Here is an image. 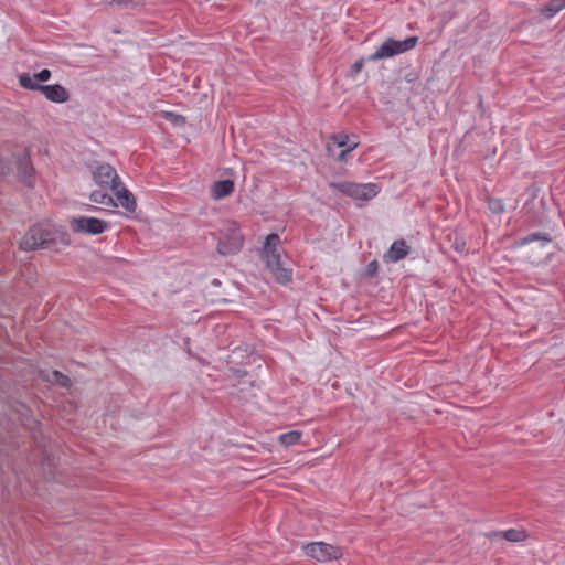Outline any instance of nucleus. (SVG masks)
I'll return each mask as SVG.
<instances>
[{
    "label": "nucleus",
    "mask_w": 565,
    "mask_h": 565,
    "mask_svg": "<svg viewBox=\"0 0 565 565\" xmlns=\"http://www.w3.org/2000/svg\"><path fill=\"white\" fill-rule=\"evenodd\" d=\"M300 438H301V433L300 431H298V430H290L288 433L281 434L279 436V441L285 447H289V446H292V445L297 444L300 440Z\"/></svg>",
    "instance_id": "6ab92c4d"
},
{
    "label": "nucleus",
    "mask_w": 565,
    "mask_h": 565,
    "mask_svg": "<svg viewBox=\"0 0 565 565\" xmlns=\"http://www.w3.org/2000/svg\"><path fill=\"white\" fill-rule=\"evenodd\" d=\"M89 200L96 204H102L106 206H115V201L107 192L103 190L93 191L89 195Z\"/></svg>",
    "instance_id": "f3484780"
},
{
    "label": "nucleus",
    "mask_w": 565,
    "mask_h": 565,
    "mask_svg": "<svg viewBox=\"0 0 565 565\" xmlns=\"http://www.w3.org/2000/svg\"><path fill=\"white\" fill-rule=\"evenodd\" d=\"M17 174L21 182H23L28 186H33L34 184V169L32 167L29 154L23 153L20 158L17 159L15 162Z\"/></svg>",
    "instance_id": "1a4fd4ad"
},
{
    "label": "nucleus",
    "mask_w": 565,
    "mask_h": 565,
    "mask_svg": "<svg viewBox=\"0 0 565 565\" xmlns=\"http://www.w3.org/2000/svg\"><path fill=\"white\" fill-rule=\"evenodd\" d=\"M418 38H406L404 41L387 40L384 42L373 54L370 55L369 60L376 61L382 58H388L396 54L404 53L415 47Z\"/></svg>",
    "instance_id": "7ed1b4c3"
},
{
    "label": "nucleus",
    "mask_w": 565,
    "mask_h": 565,
    "mask_svg": "<svg viewBox=\"0 0 565 565\" xmlns=\"http://www.w3.org/2000/svg\"><path fill=\"white\" fill-rule=\"evenodd\" d=\"M565 8V0H550L547 4L542 8L541 14H543L545 18L554 17L556 13H558L561 10Z\"/></svg>",
    "instance_id": "dca6fc26"
},
{
    "label": "nucleus",
    "mask_w": 565,
    "mask_h": 565,
    "mask_svg": "<svg viewBox=\"0 0 565 565\" xmlns=\"http://www.w3.org/2000/svg\"><path fill=\"white\" fill-rule=\"evenodd\" d=\"M41 93L46 99L53 103H65L68 98V92L60 84L45 85L41 87Z\"/></svg>",
    "instance_id": "f8f14e48"
},
{
    "label": "nucleus",
    "mask_w": 565,
    "mask_h": 565,
    "mask_svg": "<svg viewBox=\"0 0 565 565\" xmlns=\"http://www.w3.org/2000/svg\"><path fill=\"white\" fill-rule=\"evenodd\" d=\"M47 381L52 382V383H55L62 387H68L70 384H71V381L70 379L62 374L61 372L58 371H52L49 375H47Z\"/></svg>",
    "instance_id": "4be33fe9"
},
{
    "label": "nucleus",
    "mask_w": 565,
    "mask_h": 565,
    "mask_svg": "<svg viewBox=\"0 0 565 565\" xmlns=\"http://www.w3.org/2000/svg\"><path fill=\"white\" fill-rule=\"evenodd\" d=\"M411 252V247L404 239L395 241L388 250L384 254L383 259L386 263H397L405 258Z\"/></svg>",
    "instance_id": "9d476101"
},
{
    "label": "nucleus",
    "mask_w": 565,
    "mask_h": 565,
    "mask_svg": "<svg viewBox=\"0 0 565 565\" xmlns=\"http://www.w3.org/2000/svg\"><path fill=\"white\" fill-rule=\"evenodd\" d=\"M364 63H365V60H364L363 57H361V58L356 60V61L352 64V66H351V68H350V71H349V73H348V77H349V78H351V79H353V81L358 79V77H359L360 73L362 72V70H363V67H364Z\"/></svg>",
    "instance_id": "b1692460"
},
{
    "label": "nucleus",
    "mask_w": 565,
    "mask_h": 565,
    "mask_svg": "<svg viewBox=\"0 0 565 565\" xmlns=\"http://www.w3.org/2000/svg\"><path fill=\"white\" fill-rule=\"evenodd\" d=\"M71 243L68 234L52 224H38L32 226L21 238L20 248L35 250L39 248H52L60 250Z\"/></svg>",
    "instance_id": "f257e3e1"
},
{
    "label": "nucleus",
    "mask_w": 565,
    "mask_h": 565,
    "mask_svg": "<svg viewBox=\"0 0 565 565\" xmlns=\"http://www.w3.org/2000/svg\"><path fill=\"white\" fill-rule=\"evenodd\" d=\"M526 533L522 530L510 529L503 532V537L513 543L522 542L526 539Z\"/></svg>",
    "instance_id": "412c9836"
},
{
    "label": "nucleus",
    "mask_w": 565,
    "mask_h": 565,
    "mask_svg": "<svg viewBox=\"0 0 565 565\" xmlns=\"http://www.w3.org/2000/svg\"><path fill=\"white\" fill-rule=\"evenodd\" d=\"M280 238L278 234L271 233L269 234L264 243L263 247V258H266L270 254H281L280 248Z\"/></svg>",
    "instance_id": "4468645a"
},
{
    "label": "nucleus",
    "mask_w": 565,
    "mask_h": 565,
    "mask_svg": "<svg viewBox=\"0 0 565 565\" xmlns=\"http://www.w3.org/2000/svg\"><path fill=\"white\" fill-rule=\"evenodd\" d=\"M243 239L239 235H236L231 246H226L223 243L218 244V252L223 255L232 254L241 249Z\"/></svg>",
    "instance_id": "a211bd4d"
},
{
    "label": "nucleus",
    "mask_w": 565,
    "mask_h": 565,
    "mask_svg": "<svg viewBox=\"0 0 565 565\" xmlns=\"http://www.w3.org/2000/svg\"><path fill=\"white\" fill-rule=\"evenodd\" d=\"M7 171V168L6 166L2 163V161L0 160V174H4Z\"/></svg>",
    "instance_id": "a878e982"
},
{
    "label": "nucleus",
    "mask_w": 565,
    "mask_h": 565,
    "mask_svg": "<svg viewBox=\"0 0 565 565\" xmlns=\"http://www.w3.org/2000/svg\"><path fill=\"white\" fill-rule=\"evenodd\" d=\"M142 0H117L118 3H128V2H131V3H135V4H138L140 3Z\"/></svg>",
    "instance_id": "393cba45"
},
{
    "label": "nucleus",
    "mask_w": 565,
    "mask_h": 565,
    "mask_svg": "<svg viewBox=\"0 0 565 565\" xmlns=\"http://www.w3.org/2000/svg\"><path fill=\"white\" fill-rule=\"evenodd\" d=\"M330 140L332 141V145L344 148L349 147V145L352 142L349 140V136L344 132L333 134L330 136Z\"/></svg>",
    "instance_id": "5701e85b"
},
{
    "label": "nucleus",
    "mask_w": 565,
    "mask_h": 565,
    "mask_svg": "<svg viewBox=\"0 0 565 565\" xmlns=\"http://www.w3.org/2000/svg\"><path fill=\"white\" fill-rule=\"evenodd\" d=\"M93 178L95 183L103 189H116L120 182L116 170L108 163L98 164L93 171Z\"/></svg>",
    "instance_id": "423d86ee"
},
{
    "label": "nucleus",
    "mask_w": 565,
    "mask_h": 565,
    "mask_svg": "<svg viewBox=\"0 0 565 565\" xmlns=\"http://www.w3.org/2000/svg\"><path fill=\"white\" fill-rule=\"evenodd\" d=\"M536 241L541 242V246H546L548 243H551L552 238L546 233H531L522 237L519 242V245L525 246Z\"/></svg>",
    "instance_id": "2eb2a0df"
},
{
    "label": "nucleus",
    "mask_w": 565,
    "mask_h": 565,
    "mask_svg": "<svg viewBox=\"0 0 565 565\" xmlns=\"http://www.w3.org/2000/svg\"><path fill=\"white\" fill-rule=\"evenodd\" d=\"M495 209H498L499 211H502V207L501 206L499 207V205H495Z\"/></svg>",
    "instance_id": "bb28decb"
},
{
    "label": "nucleus",
    "mask_w": 565,
    "mask_h": 565,
    "mask_svg": "<svg viewBox=\"0 0 565 565\" xmlns=\"http://www.w3.org/2000/svg\"><path fill=\"white\" fill-rule=\"evenodd\" d=\"M303 550L306 555L318 562H329L341 556L339 547L324 542L309 543L303 547Z\"/></svg>",
    "instance_id": "39448f33"
},
{
    "label": "nucleus",
    "mask_w": 565,
    "mask_h": 565,
    "mask_svg": "<svg viewBox=\"0 0 565 565\" xmlns=\"http://www.w3.org/2000/svg\"><path fill=\"white\" fill-rule=\"evenodd\" d=\"M114 192L117 202H115V206H121L126 211L134 212L137 207L136 200L131 192H129L121 183H118L116 189H111Z\"/></svg>",
    "instance_id": "9b49d317"
},
{
    "label": "nucleus",
    "mask_w": 565,
    "mask_h": 565,
    "mask_svg": "<svg viewBox=\"0 0 565 565\" xmlns=\"http://www.w3.org/2000/svg\"><path fill=\"white\" fill-rule=\"evenodd\" d=\"M330 188L341 192L342 194L367 202L375 198L380 191L375 183H354L350 181L331 182Z\"/></svg>",
    "instance_id": "f03ea898"
},
{
    "label": "nucleus",
    "mask_w": 565,
    "mask_h": 565,
    "mask_svg": "<svg viewBox=\"0 0 565 565\" xmlns=\"http://www.w3.org/2000/svg\"><path fill=\"white\" fill-rule=\"evenodd\" d=\"M358 146H359V141L353 140V141L349 145V147H348L347 149L342 150L339 154H335V153L333 152V147H332V145H331V143H328V145H327V151H328L329 156H333V157H335V159H337L338 161H344V160H345V156H347L349 152H351L352 150H354L355 148H358Z\"/></svg>",
    "instance_id": "aec40b11"
},
{
    "label": "nucleus",
    "mask_w": 565,
    "mask_h": 565,
    "mask_svg": "<svg viewBox=\"0 0 565 565\" xmlns=\"http://www.w3.org/2000/svg\"><path fill=\"white\" fill-rule=\"evenodd\" d=\"M495 209H498L499 211H502V207L501 206L499 207V205H495Z\"/></svg>",
    "instance_id": "cd10ccee"
},
{
    "label": "nucleus",
    "mask_w": 565,
    "mask_h": 565,
    "mask_svg": "<svg viewBox=\"0 0 565 565\" xmlns=\"http://www.w3.org/2000/svg\"><path fill=\"white\" fill-rule=\"evenodd\" d=\"M51 75L50 70L43 68L33 75H30L29 73H21L18 76V81L22 88L41 92V87L44 85H41L40 83L47 82L51 78Z\"/></svg>",
    "instance_id": "6e6552de"
},
{
    "label": "nucleus",
    "mask_w": 565,
    "mask_h": 565,
    "mask_svg": "<svg viewBox=\"0 0 565 565\" xmlns=\"http://www.w3.org/2000/svg\"><path fill=\"white\" fill-rule=\"evenodd\" d=\"M70 227L75 233L97 235L108 230L109 223L97 217L78 216L70 220Z\"/></svg>",
    "instance_id": "20e7f679"
},
{
    "label": "nucleus",
    "mask_w": 565,
    "mask_h": 565,
    "mask_svg": "<svg viewBox=\"0 0 565 565\" xmlns=\"http://www.w3.org/2000/svg\"><path fill=\"white\" fill-rule=\"evenodd\" d=\"M264 260L267 268L279 284L286 285L291 280L292 273L285 266L281 254H270L264 258Z\"/></svg>",
    "instance_id": "0eeeda50"
},
{
    "label": "nucleus",
    "mask_w": 565,
    "mask_h": 565,
    "mask_svg": "<svg viewBox=\"0 0 565 565\" xmlns=\"http://www.w3.org/2000/svg\"><path fill=\"white\" fill-rule=\"evenodd\" d=\"M234 191V182L232 180L216 181L211 186V195L214 200H221L228 196Z\"/></svg>",
    "instance_id": "ddd939ff"
}]
</instances>
